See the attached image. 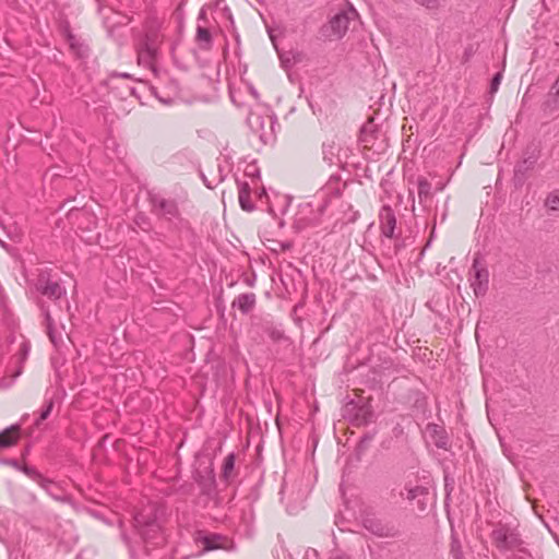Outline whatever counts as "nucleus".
I'll list each match as a JSON object with an SVG mask.
<instances>
[{"mask_svg": "<svg viewBox=\"0 0 559 559\" xmlns=\"http://www.w3.org/2000/svg\"><path fill=\"white\" fill-rule=\"evenodd\" d=\"M472 55H473V47L469 46L464 51V59L468 60L472 57Z\"/></svg>", "mask_w": 559, "mask_h": 559, "instance_id": "52", "label": "nucleus"}, {"mask_svg": "<svg viewBox=\"0 0 559 559\" xmlns=\"http://www.w3.org/2000/svg\"><path fill=\"white\" fill-rule=\"evenodd\" d=\"M509 559H524V558H523V557H521V556H515V555H514V556H513V558H509Z\"/></svg>", "mask_w": 559, "mask_h": 559, "instance_id": "60", "label": "nucleus"}, {"mask_svg": "<svg viewBox=\"0 0 559 559\" xmlns=\"http://www.w3.org/2000/svg\"><path fill=\"white\" fill-rule=\"evenodd\" d=\"M49 485H50L49 487H47V486H40V487L44 488L48 495H50L55 499L59 500V497L55 492V489H58L57 486L55 485V483L52 480H50Z\"/></svg>", "mask_w": 559, "mask_h": 559, "instance_id": "41", "label": "nucleus"}, {"mask_svg": "<svg viewBox=\"0 0 559 559\" xmlns=\"http://www.w3.org/2000/svg\"><path fill=\"white\" fill-rule=\"evenodd\" d=\"M19 471L23 472L25 475L37 481L39 486H50V479L43 476V474H40V472L37 471L34 466L21 465Z\"/></svg>", "mask_w": 559, "mask_h": 559, "instance_id": "21", "label": "nucleus"}, {"mask_svg": "<svg viewBox=\"0 0 559 559\" xmlns=\"http://www.w3.org/2000/svg\"><path fill=\"white\" fill-rule=\"evenodd\" d=\"M29 345L27 343H23L20 348V364H23L28 355ZM23 367L20 365L13 374V379H16L22 373Z\"/></svg>", "mask_w": 559, "mask_h": 559, "instance_id": "33", "label": "nucleus"}, {"mask_svg": "<svg viewBox=\"0 0 559 559\" xmlns=\"http://www.w3.org/2000/svg\"><path fill=\"white\" fill-rule=\"evenodd\" d=\"M78 210H79V207H76V206H75V207L70 209V211H69V213H68V216H70L74 211H78Z\"/></svg>", "mask_w": 559, "mask_h": 559, "instance_id": "56", "label": "nucleus"}, {"mask_svg": "<svg viewBox=\"0 0 559 559\" xmlns=\"http://www.w3.org/2000/svg\"><path fill=\"white\" fill-rule=\"evenodd\" d=\"M371 401L372 399L369 397L366 402H364L360 405H356L354 402H352L356 408L357 418L361 419V423L365 425L372 423L376 418Z\"/></svg>", "mask_w": 559, "mask_h": 559, "instance_id": "16", "label": "nucleus"}, {"mask_svg": "<svg viewBox=\"0 0 559 559\" xmlns=\"http://www.w3.org/2000/svg\"><path fill=\"white\" fill-rule=\"evenodd\" d=\"M261 330L275 343L288 340L285 332L278 329L272 321H263L261 323Z\"/></svg>", "mask_w": 559, "mask_h": 559, "instance_id": "18", "label": "nucleus"}, {"mask_svg": "<svg viewBox=\"0 0 559 559\" xmlns=\"http://www.w3.org/2000/svg\"><path fill=\"white\" fill-rule=\"evenodd\" d=\"M293 247V243L292 242H282L281 243V248L282 250L286 251V250H290Z\"/></svg>", "mask_w": 559, "mask_h": 559, "instance_id": "53", "label": "nucleus"}, {"mask_svg": "<svg viewBox=\"0 0 559 559\" xmlns=\"http://www.w3.org/2000/svg\"><path fill=\"white\" fill-rule=\"evenodd\" d=\"M245 174H246V176H248V177L258 178V179L260 178V170H259V168H258L257 166H254V165L252 166V169H251V170H248V169H247V170L245 171Z\"/></svg>", "mask_w": 559, "mask_h": 559, "instance_id": "43", "label": "nucleus"}, {"mask_svg": "<svg viewBox=\"0 0 559 559\" xmlns=\"http://www.w3.org/2000/svg\"><path fill=\"white\" fill-rule=\"evenodd\" d=\"M36 288L43 296L53 300L66 295V289L58 282L45 278L43 275L39 276Z\"/></svg>", "mask_w": 559, "mask_h": 559, "instance_id": "9", "label": "nucleus"}, {"mask_svg": "<svg viewBox=\"0 0 559 559\" xmlns=\"http://www.w3.org/2000/svg\"><path fill=\"white\" fill-rule=\"evenodd\" d=\"M157 55L156 48L153 46V44L150 41L148 38H146L143 44L140 51V59L145 58L147 60H153Z\"/></svg>", "mask_w": 559, "mask_h": 559, "instance_id": "24", "label": "nucleus"}, {"mask_svg": "<svg viewBox=\"0 0 559 559\" xmlns=\"http://www.w3.org/2000/svg\"><path fill=\"white\" fill-rule=\"evenodd\" d=\"M148 202L153 207V212L164 219L171 222L173 218H177L180 224L185 223V219L180 216L178 203L174 199H166L157 193L148 194Z\"/></svg>", "mask_w": 559, "mask_h": 559, "instance_id": "3", "label": "nucleus"}, {"mask_svg": "<svg viewBox=\"0 0 559 559\" xmlns=\"http://www.w3.org/2000/svg\"><path fill=\"white\" fill-rule=\"evenodd\" d=\"M0 464L2 465H9V466H12L16 469H20L21 468V464L20 462L16 460V459H7V457H3V459H0Z\"/></svg>", "mask_w": 559, "mask_h": 559, "instance_id": "40", "label": "nucleus"}, {"mask_svg": "<svg viewBox=\"0 0 559 559\" xmlns=\"http://www.w3.org/2000/svg\"><path fill=\"white\" fill-rule=\"evenodd\" d=\"M195 39L200 44L201 49L210 50L213 46L212 33L209 28L198 25Z\"/></svg>", "mask_w": 559, "mask_h": 559, "instance_id": "19", "label": "nucleus"}, {"mask_svg": "<svg viewBox=\"0 0 559 559\" xmlns=\"http://www.w3.org/2000/svg\"><path fill=\"white\" fill-rule=\"evenodd\" d=\"M255 280H257V274H255L254 272H252L250 275H246V276L243 277V282H245L248 286H250V287H252V286L254 285Z\"/></svg>", "mask_w": 559, "mask_h": 559, "instance_id": "42", "label": "nucleus"}, {"mask_svg": "<svg viewBox=\"0 0 559 559\" xmlns=\"http://www.w3.org/2000/svg\"><path fill=\"white\" fill-rule=\"evenodd\" d=\"M395 436H399L400 433L403 432V428L400 426V425H396L393 429Z\"/></svg>", "mask_w": 559, "mask_h": 559, "instance_id": "55", "label": "nucleus"}, {"mask_svg": "<svg viewBox=\"0 0 559 559\" xmlns=\"http://www.w3.org/2000/svg\"><path fill=\"white\" fill-rule=\"evenodd\" d=\"M526 170H523L522 168H519L518 166H514V175H513V185L516 189L522 188L523 185L526 181L527 177Z\"/></svg>", "mask_w": 559, "mask_h": 559, "instance_id": "28", "label": "nucleus"}, {"mask_svg": "<svg viewBox=\"0 0 559 559\" xmlns=\"http://www.w3.org/2000/svg\"><path fill=\"white\" fill-rule=\"evenodd\" d=\"M239 187V195H250L251 188L247 181H237Z\"/></svg>", "mask_w": 559, "mask_h": 559, "instance_id": "39", "label": "nucleus"}, {"mask_svg": "<svg viewBox=\"0 0 559 559\" xmlns=\"http://www.w3.org/2000/svg\"><path fill=\"white\" fill-rule=\"evenodd\" d=\"M276 51H277L280 60H281V66L285 70L290 69L294 66L293 58H292L293 50L284 51V50L280 49L278 47H276Z\"/></svg>", "mask_w": 559, "mask_h": 559, "instance_id": "27", "label": "nucleus"}, {"mask_svg": "<svg viewBox=\"0 0 559 559\" xmlns=\"http://www.w3.org/2000/svg\"><path fill=\"white\" fill-rule=\"evenodd\" d=\"M380 223L382 235L388 238L395 237L396 217L390 205H383L380 210Z\"/></svg>", "mask_w": 559, "mask_h": 559, "instance_id": "11", "label": "nucleus"}, {"mask_svg": "<svg viewBox=\"0 0 559 559\" xmlns=\"http://www.w3.org/2000/svg\"><path fill=\"white\" fill-rule=\"evenodd\" d=\"M349 24V16L345 11L337 12L334 16L331 17L328 24H324L321 27V34L324 37H337L342 38L347 29Z\"/></svg>", "mask_w": 559, "mask_h": 559, "instance_id": "6", "label": "nucleus"}, {"mask_svg": "<svg viewBox=\"0 0 559 559\" xmlns=\"http://www.w3.org/2000/svg\"><path fill=\"white\" fill-rule=\"evenodd\" d=\"M198 20L206 21V12L204 9H202L199 13Z\"/></svg>", "mask_w": 559, "mask_h": 559, "instance_id": "54", "label": "nucleus"}, {"mask_svg": "<svg viewBox=\"0 0 559 559\" xmlns=\"http://www.w3.org/2000/svg\"><path fill=\"white\" fill-rule=\"evenodd\" d=\"M163 102H164L165 104H170V102H171V100H170V99H168V100H167V99H164Z\"/></svg>", "mask_w": 559, "mask_h": 559, "instance_id": "64", "label": "nucleus"}, {"mask_svg": "<svg viewBox=\"0 0 559 559\" xmlns=\"http://www.w3.org/2000/svg\"><path fill=\"white\" fill-rule=\"evenodd\" d=\"M455 479L453 476H451L447 471H444V491H445V499L444 504L445 507L449 506V502L451 500V493L454 490Z\"/></svg>", "mask_w": 559, "mask_h": 559, "instance_id": "26", "label": "nucleus"}, {"mask_svg": "<svg viewBox=\"0 0 559 559\" xmlns=\"http://www.w3.org/2000/svg\"><path fill=\"white\" fill-rule=\"evenodd\" d=\"M200 176H201V178H202V180H203L204 185H205L209 189H213V188L215 187L211 181H209V180H207V177H205V175H204L202 171H200Z\"/></svg>", "mask_w": 559, "mask_h": 559, "instance_id": "49", "label": "nucleus"}, {"mask_svg": "<svg viewBox=\"0 0 559 559\" xmlns=\"http://www.w3.org/2000/svg\"><path fill=\"white\" fill-rule=\"evenodd\" d=\"M491 537L500 550H509L522 544L519 534L506 526L493 530Z\"/></svg>", "mask_w": 559, "mask_h": 559, "instance_id": "7", "label": "nucleus"}, {"mask_svg": "<svg viewBox=\"0 0 559 559\" xmlns=\"http://www.w3.org/2000/svg\"><path fill=\"white\" fill-rule=\"evenodd\" d=\"M426 433L430 437L438 449H449V436L443 426L435 423H428L426 425Z\"/></svg>", "mask_w": 559, "mask_h": 559, "instance_id": "12", "label": "nucleus"}, {"mask_svg": "<svg viewBox=\"0 0 559 559\" xmlns=\"http://www.w3.org/2000/svg\"><path fill=\"white\" fill-rule=\"evenodd\" d=\"M425 495H428V488L427 487H424V486H416L414 488H411L407 492V499L408 500H414L416 499L418 496H425Z\"/></svg>", "mask_w": 559, "mask_h": 559, "instance_id": "35", "label": "nucleus"}, {"mask_svg": "<svg viewBox=\"0 0 559 559\" xmlns=\"http://www.w3.org/2000/svg\"><path fill=\"white\" fill-rule=\"evenodd\" d=\"M192 478L201 489V495L209 499L217 496L216 478L211 457L204 455L198 457V466L192 471Z\"/></svg>", "mask_w": 559, "mask_h": 559, "instance_id": "2", "label": "nucleus"}, {"mask_svg": "<svg viewBox=\"0 0 559 559\" xmlns=\"http://www.w3.org/2000/svg\"><path fill=\"white\" fill-rule=\"evenodd\" d=\"M292 58H293L294 64L295 63H299V62H301L304 60V53L300 52V51H294L293 50Z\"/></svg>", "mask_w": 559, "mask_h": 559, "instance_id": "45", "label": "nucleus"}, {"mask_svg": "<svg viewBox=\"0 0 559 559\" xmlns=\"http://www.w3.org/2000/svg\"><path fill=\"white\" fill-rule=\"evenodd\" d=\"M240 207L246 212H252L255 209L250 195H239Z\"/></svg>", "mask_w": 559, "mask_h": 559, "instance_id": "34", "label": "nucleus"}, {"mask_svg": "<svg viewBox=\"0 0 559 559\" xmlns=\"http://www.w3.org/2000/svg\"><path fill=\"white\" fill-rule=\"evenodd\" d=\"M223 536L217 533H207L204 531H197L194 540L203 546L200 554L213 551L222 548Z\"/></svg>", "mask_w": 559, "mask_h": 559, "instance_id": "10", "label": "nucleus"}, {"mask_svg": "<svg viewBox=\"0 0 559 559\" xmlns=\"http://www.w3.org/2000/svg\"><path fill=\"white\" fill-rule=\"evenodd\" d=\"M121 538L124 542V544L129 546L130 555H131V558L133 559L134 551H133V548L130 546V537L127 535V533L123 532L121 534Z\"/></svg>", "mask_w": 559, "mask_h": 559, "instance_id": "46", "label": "nucleus"}, {"mask_svg": "<svg viewBox=\"0 0 559 559\" xmlns=\"http://www.w3.org/2000/svg\"><path fill=\"white\" fill-rule=\"evenodd\" d=\"M21 437V426L11 425L0 431V450L15 445Z\"/></svg>", "mask_w": 559, "mask_h": 559, "instance_id": "14", "label": "nucleus"}, {"mask_svg": "<svg viewBox=\"0 0 559 559\" xmlns=\"http://www.w3.org/2000/svg\"><path fill=\"white\" fill-rule=\"evenodd\" d=\"M473 280L471 286L473 287L476 297H484L489 288V272L485 264L480 262L478 255L473 260L472 265Z\"/></svg>", "mask_w": 559, "mask_h": 559, "instance_id": "5", "label": "nucleus"}, {"mask_svg": "<svg viewBox=\"0 0 559 559\" xmlns=\"http://www.w3.org/2000/svg\"><path fill=\"white\" fill-rule=\"evenodd\" d=\"M53 405H55V403L51 399H49L45 402V404L43 405V407L39 412L38 418L35 420L36 427H39V425L50 416V414L53 409Z\"/></svg>", "mask_w": 559, "mask_h": 559, "instance_id": "25", "label": "nucleus"}, {"mask_svg": "<svg viewBox=\"0 0 559 559\" xmlns=\"http://www.w3.org/2000/svg\"><path fill=\"white\" fill-rule=\"evenodd\" d=\"M417 187H418L419 203L423 204L424 202H426V200L428 198L431 197V193H430L431 183L428 181L427 178L419 177L417 180Z\"/></svg>", "mask_w": 559, "mask_h": 559, "instance_id": "23", "label": "nucleus"}, {"mask_svg": "<svg viewBox=\"0 0 559 559\" xmlns=\"http://www.w3.org/2000/svg\"><path fill=\"white\" fill-rule=\"evenodd\" d=\"M540 155L542 150L539 143L532 141L524 148L523 157L515 164V166L526 171L533 170L540 158Z\"/></svg>", "mask_w": 559, "mask_h": 559, "instance_id": "8", "label": "nucleus"}, {"mask_svg": "<svg viewBox=\"0 0 559 559\" xmlns=\"http://www.w3.org/2000/svg\"><path fill=\"white\" fill-rule=\"evenodd\" d=\"M0 245H1L2 248H7L8 247V245L4 241H2L1 239H0Z\"/></svg>", "mask_w": 559, "mask_h": 559, "instance_id": "57", "label": "nucleus"}, {"mask_svg": "<svg viewBox=\"0 0 559 559\" xmlns=\"http://www.w3.org/2000/svg\"><path fill=\"white\" fill-rule=\"evenodd\" d=\"M223 11H224V15L226 16V19L230 22L231 25H234V17L230 12V9L228 7H224Z\"/></svg>", "mask_w": 559, "mask_h": 559, "instance_id": "47", "label": "nucleus"}, {"mask_svg": "<svg viewBox=\"0 0 559 559\" xmlns=\"http://www.w3.org/2000/svg\"><path fill=\"white\" fill-rule=\"evenodd\" d=\"M373 438H374V432H366V433H364L360 437L356 448L359 449L361 452L366 453L367 450L369 449L370 443L373 440Z\"/></svg>", "mask_w": 559, "mask_h": 559, "instance_id": "31", "label": "nucleus"}, {"mask_svg": "<svg viewBox=\"0 0 559 559\" xmlns=\"http://www.w3.org/2000/svg\"><path fill=\"white\" fill-rule=\"evenodd\" d=\"M235 38H236L237 44H239L240 43V38H239L238 34L235 35Z\"/></svg>", "mask_w": 559, "mask_h": 559, "instance_id": "61", "label": "nucleus"}, {"mask_svg": "<svg viewBox=\"0 0 559 559\" xmlns=\"http://www.w3.org/2000/svg\"><path fill=\"white\" fill-rule=\"evenodd\" d=\"M540 110L546 117L559 110V93L549 90L540 105Z\"/></svg>", "mask_w": 559, "mask_h": 559, "instance_id": "17", "label": "nucleus"}, {"mask_svg": "<svg viewBox=\"0 0 559 559\" xmlns=\"http://www.w3.org/2000/svg\"><path fill=\"white\" fill-rule=\"evenodd\" d=\"M361 525L369 533L378 537H395L399 531L391 524L383 522L371 511L361 513Z\"/></svg>", "mask_w": 559, "mask_h": 559, "instance_id": "4", "label": "nucleus"}, {"mask_svg": "<svg viewBox=\"0 0 559 559\" xmlns=\"http://www.w3.org/2000/svg\"><path fill=\"white\" fill-rule=\"evenodd\" d=\"M365 455V452H361L359 449L355 448L353 456L357 462H360L362 460V456Z\"/></svg>", "mask_w": 559, "mask_h": 559, "instance_id": "48", "label": "nucleus"}, {"mask_svg": "<svg viewBox=\"0 0 559 559\" xmlns=\"http://www.w3.org/2000/svg\"><path fill=\"white\" fill-rule=\"evenodd\" d=\"M45 321H46V326H47V334H48L50 341L53 344H56L53 321H52V318H51V316H50V313L48 311H46V313H45Z\"/></svg>", "mask_w": 559, "mask_h": 559, "instance_id": "36", "label": "nucleus"}, {"mask_svg": "<svg viewBox=\"0 0 559 559\" xmlns=\"http://www.w3.org/2000/svg\"><path fill=\"white\" fill-rule=\"evenodd\" d=\"M502 76H503L502 71H498L492 75V78L490 80V84H489V90H488V94L490 95L491 98L499 90V85L502 81Z\"/></svg>", "mask_w": 559, "mask_h": 559, "instance_id": "32", "label": "nucleus"}, {"mask_svg": "<svg viewBox=\"0 0 559 559\" xmlns=\"http://www.w3.org/2000/svg\"><path fill=\"white\" fill-rule=\"evenodd\" d=\"M130 93H131L132 95H135V87H130Z\"/></svg>", "mask_w": 559, "mask_h": 559, "instance_id": "59", "label": "nucleus"}, {"mask_svg": "<svg viewBox=\"0 0 559 559\" xmlns=\"http://www.w3.org/2000/svg\"><path fill=\"white\" fill-rule=\"evenodd\" d=\"M417 4L425 7L428 10H436L439 8V0H414Z\"/></svg>", "mask_w": 559, "mask_h": 559, "instance_id": "38", "label": "nucleus"}, {"mask_svg": "<svg viewBox=\"0 0 559 559\" xmlns=\"http://www.w3.org/2000/svg\"><path fill=\"white\" fill-rule=\"evenodd\" d=\"M223 2H224V0H217V2H216V7H221V5H223Z\"/></svg>", "mask_w": 559, "mask_h": 559, "instance_id": "58", "label": "nucleus"}, {"mask_svg": "<svg viewBox=\"0 0 559 559\" xmlns=\"http://www.w3.org/2000/svg\"><path fill=\"white\" fill-rule=\"evenodd\" d=\"M165 511L158 506H151L133 516V526L145 543L159 544L162 537V516Z\"/></svg>", "mask_w": 559, "mask_h": 559, "instance_id": "1", "label": "nucleus"}, {"mask_svg": "<svg viewBox=\"0 0 559 559\" xmlns=\"http://www.w3.org/2000/svg\"><path fill=\"white\" fill-rule=\"evenodd\" d=\"M338 152L340 146L336 145L334 141H332L331 143H323L322 145L323 159L328 162L330 165L334 163V159L338 160Z\"/></svg>", "mask_w": 559, "mask_h": 559, "instance_id": "22", "label": "nucleus"}, {"mask_svg": "<svg viewBox=\"0 0 559 559\" xmlns=\"http://www.w3.org/2000/svg\"><path fill=\"white\" fill-rule=\"evenodd\" d=\"M236 454L230 452L223 461L222 471H221V479L229 483L231 473L235 468Z\"/></svg>", "mask_w": 559, "mask_h": 559, "instance_id": "20", "label": "nucleus"}, {"mask_svg": "<svg viewBox=\"0 0 559 559\" xmlns=\"http://www.w3.org/2000/svg\"><path fill=\"white\" fill-rule=\"evenodd\" d=\"M257 298L253 293L240 294L233 301V308H237L242 314H248L255 306Z\"/></svg>", "mask_w": 559, "mask_h": 559, "instance_id": "15", "label": "nucleus"}, {"mask_svg": "<svg viewBox=\"0 0 559 559\" xmlns=\"http://www.w3.org/2000/svg\"><path fill=\"white\" fill-rule=\"evenodd\" d=\"M248 90L250 92V94L255 98V99H259V93L258 91L255 90V87L252 85V84H249L248 85Z\"/></svg>", "mask_w": 559, "mask_h": 559, "instance_id": "50", "label": "nucleus"}, {"mask_svg": "<svg viewBox=\"0 0 559 559\" xmlns=\"http://www.w3.org/2000/svg\"><path fill=\"white\" fill-rule=\"evenodd\" d=\"M90 513H91V515H92V516H94V518H96V519H99V520H102V521H104V522H107V521L105 520V518H104V516H103L98 511H96V510H91V511H90Z\"/></svg>", "mask_w": 559, "mask_h": 559, "instance_id": "51", "label": "nucleus"}, {"mask_svg": "<svg viewBox=\"0 0 559 559\" xmlns=\"http://www.w3.org/2000/svg\"><path fill=\"white\" fill-rule=\"evenodd\" d=\"M62 33L71 48L80 58H84L88 53V47L82 43L71 31L69 23L67 22L62 27Z\"/></svg>", "mask_w": 559, "mask_h": 559, "instance_id": "13", "label": "nucleus"}, {"mask_svg": "<svg viewBox=\"0 0 559 559\" xmlns=\"http://www.w3.org/2000/svg\"><path fill=\"white\" fill-rule=\"evenodd\" d=\"M28 450H29V449H28V447H27V448L24 450L23 455H26V454L28 453Z\"/></svg>", "mask_w": 559, "mask_h": 559, "instance_id": "63", "label": "nucleus"}, {"mask_svg": "<svg viewBox=\"0 0 559 559\" xmlns=\"http://www.w3.org/2000/svg\"><path fill=\"white\" fill-rule=\"evenodd\" d=\"M450 546V552L454 559H464L461 542L455 535H452Z\"/></svg>", "mask_w": 559, "mask_h": 559, "instance_id": "29", "label": "nucleus"}, {"mask_svg": "<svg viewBox=\"0 0 559 559\" xmlns=\"http://www.w3.org/2000/svg\"><path fill=\"white\" fill-rule=\"evenodd\" d=\"M134 223L143 230H147L146 226H150V218L145 214L139 213L134 217Z\"/></svg>", "mask_w": 559, "mask_h": 559, "instance_id": "37", "label": "nucleus"}, {"mask_svg": "<svg viewBox=\"0 0 559 559\" xmlns=\"http://www.w3.org/2000/svg\"><path fill=\"white\" fill-rule=\"evenodd\" d=\"M545 206H547L551 211H559V190L550 192L546 200Z\"/></svg>", "mask_w": 559, "mask_h": 559, "instance_id": "30", "label": "nucleus"}, {"mask_svg": "<svg viewBox=\"0 0 559 559\" xmlns=\"http://www.w3.org/2000/svg\"><path fill=\"white\" fill-rule=\"evenodd\" d=\"M527 94H528V91L525 93V95H524V97H523V102H525L526 99H528Z\"/></svg>", "mask_w": 559, "mask_h": 559, "instance_id": "62", "label": "nucleus"}, {"mask_svg": "<svg viewBox=\"0 0 559 559\" xmlns=\"http://www.w3.org/2000/svg\"><path fill=\"white\" fill-rule=\"evenodd\" d=\"M110 79H116V78H122V79H132V75L130 73H127V72H112L110 75H109Z\"/></svg>", "mask_w": 559, "mask_h": 559, "instance_id": "44", "label": "nucleus"}]
</instances>
